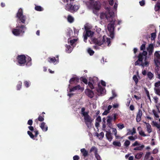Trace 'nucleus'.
<instances>
[{
  "label": "nucleus",
  "instance_id": "obj_18",
  "mask_svg": "<svg viewBox=\"0 0 160 160\" xmlns=\"http://www.w3.org/2000/svg\"><path fill=\"white\" fill-rule=\"evenodd\" d=\"M40 127L43 131L46 132L48 130V126L46 125L45 123L44 122L41 123Z\"/></svg>",
  "mask_w": 160,
  "mask_h": 160
},
{
  "label": "nucleus",
  "instance_id": "obj_5",
  "mask_svg": "<svg viewBox=\"0 0 160 160\" xmlns=\"http://www.w3.org/2000/svg\"><path fill=\"white\" fill-rule=\"evenodd\" d=\"M74 0H62V1L66 3L65 5V9L67 11L72 12L76 11L79 8V6L74 5L72 6L73 2Z\"/></svg>",
  "mask_w": 160,
  "mask_h": 160
},
{
  "label": "nucleus",
  "instance_id": "obj_42",
  "mask_svg": "<svg viewBox=\"0 0 160 160\" xmlns=\"http://www.w3.org/2000/svg\"><path fill=\"white\" fill-rule=\"evenodd\" d=\"M130 142L128 140H126L124 143V145L126 147H128L130 144Z\"/></svg>",
  "mask_w": 160,
  "mask_h": 160
},
{
  "label": "nucleus",
  "instance_id": "obj_48",
  "mask_svg": "<svg viewBox=\"0 0 160 160\" xmlns=\"http://www.w3.org/2000/svg\"><path fill=\"white\" fill-rule=\"evenodd\" d=\"M154 90L155 93L157 94L160 95V90L159 89H157L156 88H155Z\"/></svg>",
  "mask_w": 160,
  "mask_h": 160
},
{
  "label": "nucleus",
  "instance_id": "obj_59",
  "mask_svg": "<svg viewBox=\"0 0 160 160\" xmlns=\"http://www.w3.org/2000/svg\"><path fill=\"white\" fill-rule=\"evenodd\" d=\"M156 105L158 110L159 111L160 109V103H157Z\"/></svg>",
  "mask_w": 160,
  "mask_h": 160
},
{
  "label": "nucleus",
  "instance_id": "obj_44",
  "mask_svg": "<svg viewBox=\"0 0 160 160\" xmlns=\"http://www.w3.org/2000/svg\"><path fill=\"white\" fill-rule=\"evenodd\" d=\"M117 126L120 129H122L124 128V126L123 124L119 123L117 124Z\"/></svg>",
  "mask_w": 160,
  "mask_h": 160
},
{
  "label": "nucleus",
  "instance_id": "obj_54",
  "mask_svg": "<svg viewBox=\"0 0 160 160\" xmlns=\"http://www.w3.org/2000/svg\"><path fill=\"white\" fill-rule=\"evenodd\" d=\"M112 132L114 134V135H116V134H117V133L116 129L115 128H112Z\"/></svg>",
  "mask_w": 160,
  "mask_h": 160
},
{
  "label": "nucleus",
  "instance_id": "obj_27",
  "mask_svg": "<svg viewBox=\"0 0 160 160\" xmlns=\"http://www.w3.org/2000/svg\"><path fill=\"white\" fill-rule=\"evenodd\" d=\"M66 51L67 52L70 53L72 52V48L69 45H67Z\"/></svg>",
  "mask_w": 160,
  "mask_h": 160
},
{
  "label": "nucleus",
  "instance_id": "obj_9",
  "mask_svg": "<svg viewBox=\"0 0 160 160\" xmlns=\"http://www.w3.org/2000/svg\"><path fill=\"white\" fill-rule=\"evenodd\" d=\"M28 128L30 131L32 132H31L30 131H28L27 132L28 134L31 138L34 139V138L35 136V137H37L38 134V131L36 130L34 131L33 127L31 126H29Z\"/></svg>",
  "mask_w": 160,
  "mask_h": 160
},
{
  "label": "nucleus",
  "instance_id": "obj_32",
  "mask_svg": "<svg viewBox=\"0 0 160 160\" xmlns=\"http://www.w3.org/2000/svg\"><path fill=\"white\" fill-rule=\"evenodd\" d=\"M48 61L50 63H54L56 61V60L55 57H53L49 58Z\"/></svg>",
  "mask_w": 160,
  "mask_h": 160
},
{
  "label": "nucleus",
  "instance_id": "obj_14",
  "mask_svg": "<svg viewBox=\"0 0 160 160\" xmlns=\"http://www.w3.org/2000/svg\"><path fill=\"white\" fill-rule=\"evenodd\" d=\"M85 93L90 98H92L94 95L93 92L91 90L88 89H87L85 90Z\"/></svg>",
  "mask_w": 160,
  "mask_h": 160
},
{
  "label": "nucleus",
  "instance_id": "obj_3",
  "mask_svg": "<svg viewBox=\"0 0 160 160\" xmlns=\"http://www.w3.org/2000/svg\"><path fill=\"white\" fill-rule=\"evenodd\" d=\"M147 52L145 51L140 53L138 56V59L135 63V65L141 66L143 68L148 67L149 65L151 58L147 56Z\"/></svg>",
  "mask_w": 160,
  "mask_h": 160
},
{
  "label": "nucleus",
  "instance_id": "obj_11",
  "mask_svg": "<svg viewBox=\"0 0 160 160\" xmlns=\"http://www.w3.org/2000/svg\"><path fill=\"white\" fill-rule=\"evenodd\" d=\"M98 79L96 77L90 78L88 83L89 87L92 89L94 88V86L98 83Z\"/></svg>",
  "mask_w": 160,
  "mask_h": 160
},
{
  "label": "nucleus",
  "instance_id": "obj_47",
  "mask_svg": "<svg viewBox=\"0 0 160 160\" xmlns=\"http://www.w3.org/2000/svg\"><path fill=\"white\" fill-rule=\"evenodd\" d=\"M77 40V39H73L70 40V42L71 44V45H73V44L75 43V42Z\"/></svg>",
  "mask_w": 160,
  "mask_h": 160
},
{
  "label": "nucleus",
  "instance_id": "obj_62",
  "mask_svg": "<svg viewBox=\"0 0 160 160\" xmlns=\"http://www.w3.org/2000/svg\"><path fill=\"white\" fill-rule=\"evenodd\" d=\"M32 120L30 119L28 122V124L30 125H32Z\"/></svg>",
  "mask_w": 160,
  "mask_h": 160
},
{
  "label": "nucleus",
  "instance_id": "obj_26",
  "mask_svg": "<svg viewBox=\"0 0 160 160\" xmlns=\"http://www.w3.org/2000/svg\"><path fill=\"white\" fill-rule=\"evenodd\" d=\"M67 20L70 23H72L74 21V18L70 15H69L68 16Z\"/></svg>",
  "mask_w": 160,
  "mask_h": 160
},
{
  "label": "nucleus",
  "instance_id": "obj_34",
  "mask_svg": "<svg viewBox=\"0 0 160 160\" xmlns=\"http://www.w3.org/2000/svg\"><path fill=\"white\" fill-rule=\"evenodd\" d=\"M87 51L88 53H89L90 55H93L94 52V51L90 48H89L88 49Z\"/></svg>",
  "mask_w": 160,
  "mask_h": 160
},
{
  "label": "nucleus",
  "instance_id": "obj_33",
  "mask_svg": "<svg viewBox=\"0 0 160 160\" xmlns=\"http://www.w3.org/2000/svg\"><path fill=\"white\" fill-rule=\"evenodd\" d=\"M150 152H147L145 154L144 160H148L149 158L151 156H150Z\"/></svg>",
  "mask_w": 160,
  "mask_h": 160
},
{
  "label": "nucleus",
  "instance_id": "obj_58",
  "mask_svg": "<svg viewBox=\"0 0 160 160\" xmlns=\"http://www.w3.org/2000/svg\"><path fill=\"white\" fill-rule=\"evenodd\" d=\"M131 98H128V101L126 104L127 106H128L130 103L131 101Z\"/></svg>",
  "mask_w": 160,
  "mask_h": 160
},
{
  "label": "nucleus",
  "instance_id": "obj_21",
  "mask_svg": "<svg viewBox=\"0 0 160 160\" xmlns=\"http://www.w3.org/2000/svg\"><path fill=\"white\" fill-rule=\"evenodd\" d=\"M145 123L146 124L147 130L148 132L149 133H150L152 132V129L151 128V125L149 123L145 122Z\"/></svg>",
  "mask_w": 160,
  "mask_h": 160
},
{
  "label": "nucleus",
  "instance_id": "obj_36",
  "mask_svg": "<svg viewBox=\"0 0 160 160\" xmlns=\"http://www.w3.org/2000/svg\"><path fill=\"white\" fill-rule=\"evenodd\" d=\"M112 97H110L109 98V99H112L117 96V94L116 93L114 90H112Z\"/></svg>",
  "mask_w": 160,
  "mask_h": 160
},
{
  "label": "nucleus",
  "instance_id": "obj_7",
  "mask_svg": "<svg viewBox=\"0 0 160 160\" xmlns=\"http://www.w3.org/2000/svg\"><path fill=\"white\" fill-rule=\"evenodd\" d=\"M26 29L25 26L24 25L20 26L18 24L17 26L15 28L12 30V33L15 36L22 35L24 33Z\"/></svg>",
  "mask_w": 160,
  "mask_h": 160
},
{
  "label": "nucleus",
  "instance_id": "obj_17",
  "mask_svg": "<svg viewBox=\"0 0 160 160\" xmlns=\"http://www.w3.org/2000/svg\"><path fill=\"white\" fill-rule=\"evenodd\" d=\"M147 49L149 55H151L153 51V44H149Z\"/></svg>",
  "mask_w": 160,
  "mask_h": 160
},
{
  "label": "nucleus",
  "instance_id": "obj_4",
  "mask_svg": "<svg viewBox=\"0 0 160 160\" xmlns=\"http://www.w3.org/2000/svg\"><path fill=\"white\" fill-rule=\"evenodd\" d=\"M78 80L79 79L76 77L72 78L70 79L69 81L70 84L68 85L67 90L68 91L69 90V92H76L78 90H80L81 92H82L83 91L84 88L81 87L79 85L76 86L72 88L70 87V84H76Z\"/></svg>",
  "mask_w": 160,
  "mask_h": 160
},
{
  "label": "nucleus",
  "instance_id": "obj_40",
  "mask_svg": "<svg viewBox=\"0 0 160 160\" xmlns=\"http://www.w3.org/2000/svg\"><path fill=\"white\" fill-rule=\"evenodd\" d=\"M152 122L153 123V125L156 127L158 128H160V125L157 122L153 121Z\"/></svg>",
  "mask_w": 160,
  "mask_h": 160
},
{
  "label": "nucleus",
  "instance_id": "obj_6",
  "mask_svg": "<svg viewBox=\"0 0 160 160\" xmlns=\"http://www.w3.org/2000/svg\"><path fill=\"white\" fill-rule=\"evenodd\" d=\"M17 60L19 64L20 65H24L27 61L26 64L27 66H29L31 65V58L29 57L26 58L25 56L23 55H19L18 57Z\"/></svg>",
  "mask_w": 160,
  "mask_h": 160
},
{
  "label": "nucleus",
  "instance_id": "obj_63",
  "mask_svg": "<svg viewBox=\"0 0 160 160\" xmlns=\"http://www.w3.org/2000/svg\"><path fill=\"white\" fill-rule=\"evenodd\" d=\"M153 98L154 100V102H155V103H158V98L157 97H154Z\"/></svg>",
  "mask_w": 160,
  "mask_h": 160
},
{
  "label": "nucleus",
  "instance_id": "obj_35",
  "mask_svg": "<svg viewBox=\"0 0 160 160\" xmlns=\"http://www.w3.org/2000/svg\"><path fill=\"white\" fill-rule=\"evenodd\" d=\"M113 144L116 146L120 147L121 146V143L119 142L114 141L113 142Z\"/></svg>",
  "mask_w": 160,
  "mask_h": 160
},
{
  "label": "nucleus",
  "instance_id": "obj_12",
  "mask_svg": "<svg viewBox=\"0 0 160 160\" xmlns=\"http://www.w3.org/2000/svg\"><path fill=\"white\" fill-rule=\"evenodd\" d=\"M17 17L21 21L22 23H24L26 18L23 15L22 10L21 8L18 10V12L17 13Z\"/></svg>",
  "mask_w": 160,
  "mask_h": 160
},
{
  "label": "nucleus",
  "instance_id": "obj_2",
  "mask_svg": "<svg viewBox=\"0 0 160 160\" xmlns=\"http://www.w3.org/2000/svg\"><path fill=\"white\" fill-rule=\"evenodd\" d=\"M107 12L105 13H102L100 14V17L101 19L105 20H107L109 22H112L108 25V29L109 32V36L112 38L114 37V26L116 21L113 20L114 16V12H111L110 9L108 8L107 10Z\"/></svg>",
  "mask_w": 160,
  "mask_h": 160
},
{
  "label": "nucleus",
  "instance_id": "obj_39",
  "mask_svg": "<svg viewBox=\"0 0 160 160\" xmlns=\"http://www.w3.org/2000/svg\"><path fill=\"white\" fill-rule=\"evenodd\" d=\"M36 10L38 11H42L43 10V8L40 6H36L35 7Z\"/></svg>",
  "mask_w": 160,
  "mask_h": 160
},
{
  "label": "nucleus",
  "instance_id": "obj_57",
  "mask_svg": "<svg viewBox=\"0 0 160 160\" xmlns=\"http://www.w3.org/2000/svg\"><path fill=\"white\" fill-rule=\"evenodd\" d=\"M101 117L100 116H98L96 119V122H101Z\"/></svg>",
  "mask_w": 160,
  "mask_h": 160
},
{
  "label": "nucleus",
  "instance_id": "obj_55",
  "mask_svg": "<svg viewBox=\"0 0 160 160\" xmlns=\"http://www.w3.org/2000/svg\"><path fill=\"white\" fill-rule=\"evenodd\" d=\"M38 119L40 121H42L44 120V118L41 116H39Z\"/></svg>",
  "mask_w": 160,
  "mask_h": 160
},
{
  "label": "nucleus",
  "instance_id": "obj_46",
  "mask_svg": "<svg viewBox=\"0 0 160 160\" xmlns=\"http://www.w3.org/2000/svg\"><path fill=\"white\" fill-rule=\"evenodd\" d=\"M24 84L25 86L27 87H28L30 84V83L29 82H28L27 81H25L24 82Z\"/></svg>",
  "mask_w": 160,
  "mask_h": 160
},
{
  "label": "nucleus",
  "instance_id": "obj_1",
  "mask_svg": "<svg viewBox=\"0 0 160 160\" xmlns=\"http://www.w3.org/2000/svg\"><path fill=\"white\" fill-rule=\"evenodd\" d=\"M87 24H86L84 26L85 28L86 31L85 33H83V37L84 38V41L85 42H86L87 39V37H91L90 40V43L91 44H95L96 45L94 46V48L96 49H98L100 48L98 46H101L103 45L104 46H109L111 45V41L109 38H107L105 36H103L102 38H96L93 37H92L94 34L93 32L90 30H88L87 27Z\"/></svg>",
  "mask_w": 160,
  "mask_h": 160
},
{
  "label": "nucleus",
  "instance_id": "obj_38",
  "mask_svg": "<svg viewBox=\"0 0 160 160\" xmlns=\"http://www.w3.org/2000/svg\"><path fill=\"white\" fill-rule=\"evenodd\" d=\"M133 79L135 81L136 84L138 82V79L137 76L136 75H134L133 77Z\"/></svg>",
  "mask_w": 160,
  "mask_h": 160
},
{
  "label": "nucleus",
  "instance_id": "obj_41",
  "mask_svg": "<svg viewBox=\"0 0 160 160\" xmlns=\"http://www.w3.org/2000/svg\"><path fill=\"white\" fill-rule=\"evenodd\" d=\"M73 34L72 31L71 29L68 30V35L69 37L73 36L72 34Z\"/></svg>",
  "mask_w": 160,
  "mask_h": 160
},
{
  "label": "nucleus",
  "instance_id": "obj_31",
  "mask_svg": "<svg viewBox=\"0 0 160 160\" xmlns=\"http://www.w3.org/2000/svg\"><path fill=\"white\" fill-rule=\"evenodd\" d=\"M155 117L157 118H159V116L158 115V114L160 112V111H156L155 110H153L152 111Z\"/></svg>",
  "mask_w": 160,
  "mask_h": 160
},
{
  "label": "nucleus",
  "instance_id": "obj_25",
  "mask_svg": "<svg viewBox=\"0 0 160 160\" xmlns=\"http://www.w3.org/2000/svg\"><path fill=\"white\" fill-rule=\"evenodd\" d=\"M112 108V106L111 105H109L108 107V109L107 110L105 111L103 113V115H107L109 112V110Z\"/></svg>",
  "mask_w": 160,
  "mask_h": 160
},
{
  "label": "nucleus",
  "instance_id": "obj_29",
  "mask_svg": "<svg viewBox=\"0 0 160 160\" xmlns=\"http://www.w3.org/2000/svg\"><path fill=\"white\" fill-rule=\"evenodd\" d=\"M142 154L143 153L142 152L137 153L135 155V158L137 159H139L142 157Z\"/></svg>",
  "mask_w": 160,
  "mask_h": 160
},
{
  "label": "nucleus",
  "instance_id": "obj_24",
  "mask_svg": "<svg viewBox=\"0 0 160 160\" xmlns=\"http://www.w3.org/2000/svg\"><path fill=\"white\" fill-rule=\"evenodd\" d=\"M80 151L84 157H86L88 155V152L85 148L81 149Z\"/></svg>",
  "mask_w": 160,
  "mask_h": 160
},
{
  "label": "nucleus",
  "instance_id": "obj_10",
  "mask_svg": "<svg viewBox=\"0 0 160 160\" xmlns=\"http://www.w3.org/2000/svg\"><path fill=\"white\" fill-rule=\"evenodd\" d=\"M101 4L99 2H91V7L93 10V12L96 14V11L99 10L101 8Z\"/></svg>",
  "mask_w": 160,
  "mask_h": 160
},
{
  "label": "nucleus",
  "instance_id": "obj_50",
  "mask_svg": "<svg viewBox=\"0 0 160 160\" xmlns=\"http://www.w3.org/2000/svg\"><path fill=\"white\" fill-rule=\"evenodd\" d=\"M74 36H73L76 37L78 35V31L75 28L74 29Z\"/></svg>",
  "mask_w": 160,
  "mask_h": 160
},
{
  "label": "nucleus",
  "instance_id": "obj_20",
  "mask_svg": "<svg viewBox=\"0 0 160 160\" xmlns=\"http://www.w3.org/2000/svg\"><path fill=\"white\" fill-rule=\"evenodd\" d=\"M142 116V112L141 110H139L137 115L136 120L138 122H140L141 120Z\"/></svg>",
  "mask_w": 160,
  "mask_h": 160
},
{
  "label": "nucleus",
  "instance_id": "obj_15",
  "mask_svg": "<svg viewBox=\"0 0 160 160\" xmlns=\"http://www.w3.org/2000/svg\"><path fill=\"white\" fill-rule=\"evenodd\" d=\"M155 72L158 75V78L160 79V64L156 65Z\"/></svg>",
  "mask_w": 160,
  "mask_h": 160
},
{
  "label": "nucleus",
  "instance_id": "obj_61",
  "mask_svg": "<svg viewBox=\"0 0 160 160\" xmlns=\"http://www.w3.org/2000/svg\"><path fill=\"white\" fill-rule=\"evenodd\" d=\"M158 152V149L156 148L154 149L152 151V153L153 154H156Z\"/></svg>",
  "mask_w": 160,
  "mask_h": 160
},
{
  "label": "nucleus",
  "instance_id": "obj_43",
  "mask_svg": "<svg viewBox=\"0 0 160 160\" xmlns=\"http://www.w3.org/2000/svg\"><path fill=\"white\" fill-rule=\"evenodd\" d=\"M156 37V34L155 33H152L151 34V39L152 40H154Z\"/></svg>",
  "mask_w": 160,
  "mask_h": 160
},
{
  "label": "nucleus",
  "instance_id": "obj_49",
  "mask_svg": "<svg viewBox=\"0 0 160 160\" xmlns=\"http://www.w3.org/2000/svg\"><path fill=\"white\" fill-rule=\"evenodd\" d=\"M104 134L103 132H101L99 134V139H102L104 137Z\"/></svg>",
  "mask_w": 160,
  "mask_h": 160
},
{
  "label": "nucleus",
  "instance_id": "obj_28",
  "mask_svg": "<svg viewBox=\"0 0 160 160\" xmlns=\"http://www.w3.org/2000/svg\"><path fill=\"white\" fill-rule=\"evenodd\" d=\"M144 146L143 145H142L140 146H138V147L134 148L133 149L134 150H141L144 148Z\"/></svg>",
  "mask_w": 160,
  "mask_h": 160
},
{
  "label": "nucleus",
  "instance_id": "obj_37",
  "mask_svg": "<svg viewBox=\"0 0 160 160\" xmlns=\"http://www.w3.org/2000/svg\"><path fill=\"white\" fill-rule=\"evenodd\" d=\"M142 145L141 144L138 142V141H135L134 143H133L132 145V147H135L136 146H140Z\"/></svg>",
  "mask_w": 160,
  "mask_h": 160
},
{
  "label": "nucleus",
  "instance_id": "obj_8",
  "mask_svg": "<svg viewBox=\"0 0 160 160\" xmlns=\"http://www.w3.org/2000/svg\"><path fill=\"white\" fill-rule=\"evenodd\" d=\"M84 118V122L88 128H91L92 123V120L91 117L88 115V113H84V116H82Z\"/></svg>",
  "mask_w": 160,
  "mask_h": 160
},
{
  "label": "nucleus",
  "instance_id": "obj_51",
  "mask_svg": "<svg viewBox=\"0 0 160 160\" xmlns=\"http://www.w3.org/2000/svg\"><path fill=\"white\" fill-rule=\"evenodd\" d=\"M139 133L140 135L143 137H145L147 136V135L144 133V132H143L142 130L140 132H139Z\"/></svg>",
  "mask_w": 160,
  "mask_h": 160
},
{
  "label": "nucleus",
  "instance_id": "obj_52",
  "mask_svg": "<svg viewBox=\"0 0 160 160\" xmlns=\"http://www.w3.org/2000/svg\"><path fill=\"white\" fill-rule=\"evenodd\" d=\"M160 86V81H158L155 83V88H156L157 89V88Z\"/></svg>",
  "mask_w": 160,
  "mask_h": 160
},
{
  "label": "nucleus",
  "instance_id": "obj_60",
  "mask_svg": "<svg viewBox=\"0 0 160 160\" xmlns=\"http://www.w3.org/2000/svg\"><path fill=\"white\" fill-rule=\"evenodd\" d=\"M139 3L141 6H143L145 4V1L143 0H142V1H140Z\"/></svg>",
  "mask_w": 160,
  "mask_h": 160
},
{
  "label": "nucleus",
  "instance_id": "obj_30",
  "mask_svg": "<svg viewBox=\"0 0 160 160\" xmlns=\"http://www.w3.org/2000/svg\"><path fill=\"white\" fill-rule=\"evenodd\" d=\"M147 77L149 80L152 79L153 77V74L151 72H148L147 73Z\"/></svg>",
  "mask_w": 160,
  "mask_h": 160
},
{
  "label": "nucleus",
  "instance_id": "obj_16",
  "mask_svg": "<svg viewBox=\"0 0 160 160\" xmlns=\"http://www.w3.org/2000/svg\"><path fill=\"white\" fill-rule=\"evenodd\" d=\"M97 91L99 94H104L105 92V90L99 84L98 85V88L97 89Z\"/></svg>",
  "mask_w": 160,
  "mask_h": 160
},
{
  "label": "nucleus",
  "instance_id": "obj_56",
  "mask_svg": "<svg viewBox=\"0 0 160 160\" xmlns=\"http://www.w3.org/2000/svg\"><path fill=\"white\" fill-rule=\"evenodd\" d=\"M88 113L87 112H85V109L84 108H82L81 109V114H82V116H84V113Z\"/></svg>",
  "mask_w": 160,
  "mask_h": 160
},
{
  "label": "nucleus",
  "instance_id": "obj_64",
  "mask_svg": "<svg viewBox=\"0 0 160 160\" xmlns=\"http://www.w3.org/2000/svg\"><path fill=\"white\" fill-rule=\"evenodd\" d=\"M79 157L78 155L74 156L73 157V160H78L79 159Z\"/></svg>",
  "mask_w": 160,
  "mask_h": 160
},
{
  "label": "nucleus",
  "instance_id": "obj_45",
  "mask_svg": "<svg viewBox=\"0 0 160 160\" xmlns=\"http://www.w3.org/2000/svg\"><path fill=\"white\" fill-rule=\"evenodd\" d=\"M22 82L21 81H19L17 86V90H19L21 88Z\"/></svg>",
  "mask_w": 160,
  "mask_h": 160
},
{
  "label": "nucleus",
  "instance_id": "obj_23",
  "mask_svg": "<svg viewBox=\"0 0 160 160\" xmlns=\"http://www.w3.org/2000/svg\"><path fill=\"white\" fill-rule=\"evenodd\" d=\"M107 139L109 141H112V138L111 135V133L109 132L106 131V135Z\"/></svg>",
  "mask_w": 160,
  "mask_h": 160
},
{
  "label": "nucleus",
  "instance_id": "obj_53",
  "mask_svg": "<svg viewBox=\"0 0 160 160\" xmlns=\"http://www.w3.org/2000/svg\"><path fill=\"white\" fill-rule=\"evenodd\" d=\"M137 138H135L132 136H130L128 137V139L131 141H134Z\"/></svg>",
  "mask_w": 160,
  "mask_h": 160
},
{
  "label": "nucleus",
  "instance_id": "obj_13",
  "mask_svg": "<svg viewBox=\"0 0 160 160\" xmlns=\"http://www.w3.org/2000/svg\"><path fill=\"white\" fill-rule=\"evenodd\" d=\"M154 61L155 65L160 64V52L156 51L155 52Z\"/></svg>",
  "mask_w": 160,
  "mask_h": 160
},
{
  "label": "nucleus",
  "instance_id": "obj_22",
  "mask_svg": "<svg viewBox=\"0 0 160 160\" xmlns=\"http://www.w3.org/2000/svg\"><path fill=\"white\" fill-rule=\"evenodd\" d=\"M128 131L126 134L127 135H133L136 132V129L135 128H133L132 131L130 129L128 130Z\"/></svg>",
  "mask_w": 160,
  "mask_h": 160
},
{
  "label": "nucleus",
  "instance_id": "obj_19",
  "mask_svg": "<svg viewBox=\"0 0 160 160\" xmlns=\"http://www.w3.org/2000/svg\"><path fill=\"white\" fill-rule=\"evenodd\" d=\"M112 120L113 119L112 117H111L110 116L107 117V124L109 127H111L112 126L111 122Z\"/></svg>",
  "mask_w": 160,
  "mask_h": 160
}]
</instances>
